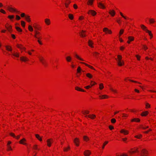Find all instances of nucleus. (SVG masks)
I'll return each mask as SVG.
<instances>
[{
	"label": "nucleus",
	"instance_id": "1",
	"mask_svg": "<svg viewBox=\"0 0 156 156\" xmlns=\"http://www.w3.org/2000/svg\"><path fill=\"white\" fill-rule=\"evenodd\" d=\"M117 61V64L119 66H122L125 65V62L122 59V56L120 55H118L117 58H115Z\"/></svg>",
	"mask_w": 156,
	"mask_h": 156
},
{
	"label": "nucleus",
	"instance_id": "2",
	"mask_svg": "<svg viewBox=\"0 0 156 156\" xmlns=\"http://www.w3.org/2000/svg\"><path fill=\"white\" fill-rule=\"evenodd\" d=\"M149 151L146 148L142 149L140 153V156H148Z\"/></svg>",
	"mask_w": 156,
	"mask_h": 156
},
{
	"label": "nucleus",
	"instance_id": "3",
	"mask_svg": "<svg viewBox=\"0 0 156 156\" xmlns=\"http://www.w3.org/2000/svg\"><path fill=\"white\" fill-rule=\"evenodd\" d=\"M46 142L47 147H50L53 143V140L51 138H48L46 140Z\"/></svg>",
	"mask_w": 156,
	"mask_h": 156
},
{
	"label": "nucleus",
	"instance_id": "4",
	"mask_svg": "<svg viewBox=\"0 0 156 156\" xmlns=\"http://www.w3.org/2000/svg\"><path fill=\"white\" fill-rule=\"evenodd\" d=\"M135 40V37L133 36H129L127 37V43L129 44L131 42Z\"/></svg>",
	"mask_w": 156,
	"mask_h": 156
},
{
	"label": "nucleus",
	"instance_id": "5",
	"mask_svg": "<svg viewBox=\"0 0 156 156\" xmlns=\"http://www.w3.org/2000/svg\"><path fill=\"white\" fill-rule=\"evenodd\" d=\"M103 31L106 34H112V31L107 27H104L103 29Z\"/></svg>",
	"mask_w": 156,
	"mask_h": 156
},
{
	"label": "nucleus",
	"instance_id": "6",
	"mask_svg": "<svg viewBox=\"0 0 156 156\" xmlns=\"http://www.w3.org/2000/svg\"><path fill=\"white\" fill-rule=\"evenodd\" d=\"M73 142L76 147H79L80 143V139L78 137L75 138L74 139Z\"/></svg>",
	"mask_w": 156,
	"mask_h": 156
},
{
	"label": "nucleus",
	"instance_id": "7",
	"mask_svg": "<svg viewBox=\"0 0 156 156\" xmlns=\"http://www.w3.org/2000/svg\"><path fill=\"white\" fill-rule=\"evenodd\" d=\"M20 144L24 145H27V140L26 138H23L21 139L19 141Z\"/></svg>",
	"mask_w": 156,
	"mask_h": 156
},
{
	"label": "nucleus",
	"instance_id": "8",
	"mask_svg": "<svg viewBox=\"0 0 156 156\" xmlns=\"http://www.w3.org/2000/svg\"><path fill=\"white\" fill-rule=\"evenodd\" d=\"M17 47L20 49L21 50V52H22L23 51H25L26 48L22 44H17L16 45Z\"/></svg>",
	"mask_w": 156,
	"mask_h": 156
},
{
	"label": "nucleus",
	"instance_id": "9",
	"mask_svg": "<svg viewBox=\"0 0 156 156\" xmlns=\"http://www.w3.org/2000/svg\"><path fill=\"white\" fill-rule=\"evenodd\" d=\"M88 46L91 48H94V43L93 40L89 39L88 41Z\"/></svg>",
	"mask_w": 156,
	"mask_h": 156
},
{
	"label": "nucleus",
	"instance_id": "10",
	"mask_svg": "<svg viewBox=\"0 0 156 156\" xmlns=\"http://www.w3.org/2000/svg\"><path fill=\"white\" fill-rule=\"evenodd\" d=\"M108 13L111 17H114L116 14V12L115 10L113 9H109L108 11Z\"/></svg>",
	"mask_w": 156,
	"mask_h": 156
},
{
	"label": "nucleus",
	"instance_id": "11",
	"mask_svg": "<svg viewBox=\"0 0 156 156\" xmlns=\"http://www.w3.org/2000/svg\"><path fill=\"white\" fill-rule=\"evenodd\" d=\"M91 154V151L87 150L84 151L83 154L84 156H90Z\"/></svg>",
	"mask_w": 156,
	"mask_h": 156
},
{
	"label": "nucleus",
	"instance_id": "12",
	"mask_svg": "<svg viewBox=\"0 0 156 156\" xmlns=\"http://www.w3.org/2000/svg\"><path fill=\"white\" fill-rule=\"evenodd\" d=\"M98 8L102 9H105L106 8L104 4L101 2H100L98 3Z\"/></svg>",
	"mask_w": 156,
	"mask_h": 156
},
{
	"label": "nucleus",
	"instance_id": "13",
	"mask_svg": "<svg viewBox=\"0 0 156 156\" xmlns=\"http://www.w3.org/2000/svg\"><path fill=\"white\" fill-rule=\"evenodd\" d=\"M87 13L88 14H90L92 16H95L97 14V12L93 10H89L88 12Z\"/></svg>",
	"mask_w": 156,
	"mask_h": 156
},
{
	"label": "nucleus",
	"instance_id": "14",
	"mask_svg": "<svg viewBox=\"0 0 156 156\" xmlns=\"http://www.w3.org/2000/svg\"><path fill=\"white\" fill-rule=\"evenodd\" d=\"M120 133L124 135H127L129 133V131L125 129H122L120 131Z\"/></svg>",
	"mask_w": 156,
	"mask_h": 156
},
{
	"label": "nucleus",
	"instance_id": "15",
	"mask_svg": "<svg viewBox=\"0 0 156 156\" xmlns=\"http://www.w3.org/2000/svg\"><path fill=\"white\" fill-rule=\"evenodd\" d=\"M86 31L84 30H82L80 33V36L81 37L84 38L86 37L87 36L86 34Z\"/></svg>",
	"mask_w": 156,
	"mask_h": 156
},
{
	"label": "nucleus",
	"instance_id": "16",
	"mask_svg": "<svg viewBox=\"0 0 156 156\" xmlns=\"http://www.w3.org/2000/svg\"><path fill=\"white\" fill-rule=\"evenodd\" d=\"M20 60L26 62L29 61V59L25 56H22L20 57Z\"/></svg>",
	"mask_w": 156,
	"mask_h": 156
},
{
	"label": "nucleus",
	"instance_id": "17",
	"mask_svg": "<svg viewBox=\"0 0 156 156\" xmlns=\"http://www.w3.org/2000/svg\"><path fill=\"white\" fill-rule=\"evenodd\" d=\"M8 10L10 12H13L16 11V9L11 6H9L7 8Z\"/></svg>",
	"mask_w": 156,
	"mask_h": 156
},
{
	"label": "nucleus",
	"instance_id": "18",
	"mask_svg": "<svg viewBox=\"0 0 156 156\" xmlns=\"http://www.w3.org/2000/svg\"><path fill=\"white\" fill-rule=\"evenodd\" d=\"M149 113L148 111H144L141 113L140 114V115L142 117L146 116L148 115Z\"/></svg>",
	"mask_w": 156,
	"mask_h": 156
},
{
	"label": "nucleus",
	"instance_id": "19",
	"mask_svg": "<svg viewBox=\"0 0 156 156\" xmlns=\"http://www.w3.org/2000/svg\"><path fill=\"white\" fill-rule=\"evenodd\" d=\"M83 141L86 142H88L90 140L89 137L87 135H84L83 137Z\"/></svg>",
	"mask_w": 156,
	"mask_h": 156
},
{
	"label": "nucleus",
	"instance_id": "20",
	"mask_svg": "<svg viewBox=\"0 0 156 156\" xmlns=\"http://www.w3.org/2000/svg\"><path fill=\"white\" fill-rule=\"evenodd\" d=\"M139 152L138 148H135L134 149H131V151L130 152V153L131 154H134L136 153H137Z\"/></svg>",
	"mask_w": 156,
	"mask_h": 156
},
{
	"label": "nucleus",
	"instance_id": "21",
	"mask_svg": "<svg viewBox=\"0 0 156 156\" xmlns=\"http://www.w3.org/2000/svg\"><path fill=\"white\" fill-rule=\"evenodd\" d=\"M80 63L85 65L86 66H87L89 68H90L91 69H93L94 70H95V69L92 66L90 65H89L88 64H87L85 62H80Z\"/></svg>",
	"mask_w": 156,
	"mask_h": 156
},
{
	"label": "nucleus",
	"instance_id": "22",
	"mask_svg": "<svg viewBox=\"0 0 156 156\" xmlns=\"http://www.w3.org/2000/svg\"><path fill=\"white\" fill-rule=\"evenodd\" d=\"M80 63L85 65L86 66H87L89 68H90L91 69H93L94 70H95V69L92 66L90 65H89L88 64H87L85 62H80Z\"/></svg>",
	"mask_w": 156,
	"mask_h": 156
},
{
	"label": "nucleus",
	"instance_id": "23",
	"mask_svg": "<svg viewBox=\"0 0 156 156\" xmlns=\"http://www.w3.org/2000/svg\"><path fill=\"white\" fill-rule=\"evenodd\" d=\"M140 121V120L139 118H134L131 119V122H139Z\"/></svg>",
	"mask_w": 156,
	"mask_h": 156
},
{
	"label": "nucleus",
	"instance_id": "24",
	"mask_svg": "<svg viewBox=\"0 0 156 156\" xmlns=\"http://www.w3.org/2000/svg\"><path fill=\"white\" fill-rule=\"evenodd\" d=\"M35 136L41 142L42 141V137L40 136L39 134H35Z\"/></svg>",
	"mask_w": 156,
	"mask_h": 156
},
{
	"label": "nucleus",
	"instance_id": "25",
	"mask_svg": "<svg viewBox=\"0 0 156 156\" xmlns=\"http://www.w3.org/2000/svg\"><path fill=\"white\" fill-rule=\"evenodd\" d=\"M94 0H88L87 2V5H88L92 6L94 3Z\"/></svg>",
	"mask_w": 156,
	"mask_h": 156
},
{
	"label": "nucleus",
	"instance_id": "26",
	"mask_svg": "<svg viewBox=\"0 0 156 156\" xmlns=\"http://www.w3.org/2000/svg\"><path fill=\"white\" fill-rule=\"evenodd\" d=\"M99 97L101 99H104L108 98L109 97L106 95H101L99 96Z\"/></svg>",
	"mask_w": 156,
	"mask_h": 156
},
{
	"label": "nucleus",
	"instance_id": "27",
	"mask_svg": "<svg viewBox=\"0 0 156 156\" xmlns=\"http://www.w3.org/2000/svg\"><path fill=\"white\" fill-rule=\"evenodd\" d=\"M140 27L142 30L145 32L148 30L147 27L144 24L141 25Z\"/></svg>",
	"mask_w": 156,
	"mask_h": 156
},
{
	"label": "nucleus",
	"instance_id": "28",
	"mask_svg": "<svg viewBox=\"0 0 156 156\" xmlns=\"http://www.w3.org/2000/svg\"><path fill=\"white\" fill-rule=\"evenodd\" d=\"M5 47L6 50L9 51H12V48L11 46L10 45H6L5 46Z\"/></svg>",
	"mask_w": 156,
	"mask_h": 156
},
{
	"label": "nucleus",
	"instance_id": "29",
	"mask_svg": "<svg viewBox=\"0 0 156 156\" xmlns=\"http://www.w3.org/2000/svg\"><path fill=\"white\" fill-rule=\"evenodd\" d=\"M75 57L81 61H84V60L79 55L77 54H75Z\"/></svg>",
	"mask_w": 156,
	"mask_h": 156
},
{
	"label": "nucleus",
	"instance_id": "30",
	"mask_svg": "<svg viewBox=\"0 0 156 156\" xmlns=\"http://www.w3.org/2000/svg\"><path fill=\"white\" fill-rule=\"evenodd\" d=\"M75 57L81 61H84V60L79 55L77 54H75Z\"/></svg>",
	"mask_w": 156,
	"mask_h": 156
},
{
	"label": "nucleus",
	"instance_id": "31",
	"mask_svg": "<svg viewBox=\"0 0 156 156\" xmlns=\"http://www.w3.org/2000/svg\"><path fill=\"white\" fill-rule=\"evenodd\" d=\"M66 61L68 62H70L72 60V58L70 56H68L66 58Z\"/></svg>",
	"mask_w": 156,
	"mask_h": 156
},
{
	"label": "nucleus",
	"instance_id": "32",
	"mask_svg": "<svg viewBox=\"0 0 156 156\" xmlns=\"http://www.w3.org/2000/svg\"><path fill=\"white\" fill-rule=\"evenodd\" d=\"M44 22L45 24L47 25H50L51 23L50 20L48 19L47 18L45 19L44 20Z\"/></svg>",
	"mask_w": 156,
	"mask_h": 156
},
{
	"label": "nucleus",
	"instance_id": "33",
	"mask_svg": "<svg viewBox=\"0 0 156 156\" xmlns=\"http://www.w3.org/2000/svg\"><path fill=\"white\" fill-rule=\"evenodd\" d=\"M88 117L92 119H94L96 118V115L93 114L89 115H88Z\"/></svg>",
	"mask_w": 156,
	"mask_h": 156
},
{
	"label": "nucleus",
	"instance_id": "34",
	"mask_svg": "<svg viewBox=\"0 0 156 156\" xmlns=\"http://www.w3.org/2000/svg\"><path fill=\"white\" fill-rule=\"evenodd\" d=\"M70 149V147L69 146H68L67 147H65L63 149V151L65 152L68 151Z\"/></svg>",
	"mask_w": 156,
	"mask_h": 156
},
{
	"label": "nucleus",
	"instance_id": "35",
	"mask_svg": "<svg viewBox=\"0 0 156 156\" xmlns=\"http://www.w3.org/2000/svg\"><path fill=\"white\" fill-rule=\"evenodd\" d=\"M82 71V69L81 67L80 66H78L76 70L77 73H79L80 74H81Z\"/></svg>",
	"mask_w": 156,
	"mask_h": 156
},
{
	"label": "nucleus",
	"instance_id": "36",
	"mask_svg": "<svg viewBox=\"0 0 156 156\" xmlns=\"http://www.w3.org/2000/svg\"><path fill=\"white\" fill-rule=\"evenodd\" d=\"M7 151H12L13 150V148L11 145L6 146Z\"/></svg>",
	"mask_w": 156,
	"mask_h": 156
},
{
	"label": "nucleus",
	"instance_id": "37",
	"mask_svg": "<svg viewBox=\"0 0 156 156\" xmlns=\"http://www.w3.org/2000/svg\"><path fill=\"white\" fill-rule=\"evenodd\" d=\"M82 112L83 115H87L89 113L90 111L87 110H85L83 111Z\"/></svg>",
	"mask_w": 156,
	"mask_h": 156
},
{
	"label": "nucleus",
	"instance_id": "38",
	"mask_svg": "<svg viewBox=\"0 0 156 156\" xmlns=\"http://www.w3.org/2000/svg\"><path fill=\"white\" fill-rule=\"evenodd\" d=\"M124 30L123 29H121L119 32L118 37H121V36L124 33Z\"/></svg>",
	"mask_w": 156,
	"mask_h": 156
},
{
	"label": "nucleus",
	"instance_id": "39",
	"mask_svg": "<svg viewBox=\"0 0 156 156\" xmlns=\"http://www.w3.org/2000/svg\"><path fill=\"white\" fill-rule=\"evenodd\" d=\"M146 33H147L149 35L150 37V38L151 39L153 37V35L152 34V33L151 31L150 30H148L146 32Z\"/></svg>",
	"mask_w": 156,
	"mask_h": 156
},
{
	"label": "nucleus",
	"instance_id": "40",
	"mask_svg": "<svg viewBox=\"0 0 156 156\" xmlns=\"http://www.w3.org/2000/svg\"><path fill=\"white\" fill-rule=\"evenodd\" d=\"M75 89L76 90L81 91V92H85V90L82 89L79 87H75Z\"/></svg>",
	"mask_w": 156,
	"mask_h": 156
},
{
	"label": "nucleus",
	"instance_id": "41",
	"mask_svg": "<svg viewBox=\"0 0 156 156\" xmlns=\"http://www.w3.org/2000/svg\"><path fill=\"white\" fill-rule=\"evenodd\" d=\"M151 105L148 102H146L145 104V108L146 109H148L151 108Z\"/></svg>",
	"mask_w": 156,
	"mask_h": 156
},
{
	"label": "nucleus",
	"instance_id": "42",
	"mask_svg": "<svg viewBox=\"0 0 156 156\" xmlns=\"http://www.w3.org/2000/svg\"><path fill=\"white\" fill-rule=\"evenodd\" d=\"M25 19L28 22L31 21V20L30 18V16L28 15H26L25 16Z\"/></svg>",
	"mask_w": 156,
	"mask_h": 156
},
{
	"label": "nucleus",
	"instance_id": "43",
	"mask_svg": "<svg viewBox=\"0 0 156 156\" xmlns=\"http://www.w3.org/2000/svg\"><path fill=\"white\" fill-rule=\"evenodd\" d=\"M135 56L138 61H140V60L141 57L139 55L137 54L135 55Z\"/></svg>",
	"mask_w": 156,
	"mask_h": 156
},
{
	"label": "nucleus",
	"instance_id": "44",
	"mask_svg": "<svg viewBox=\"0 0 156 156\" xmlns=\"http://www.w3.org/2000/svg\"><path fill=\"white\" fill-rule=\"evenodd\" d=\"M86 76L89 79H91L93 77V75L90 73H87L86 74Z\"/></svg>",
	"mask_w": 156,
	"mask_h": 156
},
{
	"label": "nucleus",
	"instance_id": "45",
	"mask_svg": "<svg viewBox=\"0 0 156 156\" xmlns=\"http://www.w3.org/2000/svg\"><path fill=\"white\" fill-rule=\"evenodd\" d=\"M104 88V85L102 83H100L99 84V89L100 90H102Z\"/></svg>",
	"mask_w": 156,
	"mask_h": 156
},
{
	"label": "nucleus",
	"instance_id": "46",
	"mask_svg": "<svg viewBox=\"0 0 156 156\" xmlns=\"http://www.w3.org/2000/svg\"><path fill=\"white\" fill-rule=\"evenodd\" d=\"M155 21L154 19L150 18L149 19V22L150 24H153L154 23Z\"/></svg>",
	"mask_w": 156,
	"mask_h": 156
},
{
	"label": "nucleus",
	"instance_id": "47",
	"mask_svg": "<svg viewBox=\"0 0 156 156\" xmlns=\"http://www.w3.org/2000/svg\"><path fill=\"white\" fill-rule=\"evenodd\" d=\"M12 55L13 56L16 57H19V54L17 52H14Z\"/></svg>",
	"mask_w": 156,
	"mask_h": 156
},
{
	"label": "nucleus",
	"instance_id": "48",
	"mask_svg": "<svg viewBox=\"0 0 156 156\" xmlns=\"http://www.w3.org/2000/svg\"><path fill=\"white\" fill-rule=\"evenodd\" d=\"M33 149L35 150H39L38 148V145L37 144H34L33 145Z\"/></svg>",
	"mask_w": 156,
	"mask_h": 156
},
{
	"label": "nucleus",
	"instance_id": "49",
	"mask_svg": "<svg viewBox=\"0 0 156 156\" xmlns=\"http://www.w3.org/2000/svg\"><path fill=\"white\" fill-rule=\"evenodd\" d=\"M28 29L29 30L30 32H32L34 30L33 27L30 25H29L28 26Z\"/></svg>",
	"mask_w": 156,
	"mask_h": 156
},
{
	"label": "nucleus",
	"instance_id": "50",
	"mask_svg": "<svg viewBox=\"0 0 156 156\" xmlns=\"http://www.w3.org/2000/svg\"><path fill=\"white\" fill-rule=\"evenodd\" d=\"M68 17L71 20H73L74 18V16L73 14H69L68 15Z\"/></svg>",
	"mask_w": 156,
	"mask_h": 156
},
{
	"label": "nucleus",
	"instance_id": "51",
	"mask_svg": "<svg viewBox=\"0 0 156 156\" xmlns=\"http://www.w3.org/2000/svg\"><path fill=\"white\" fill-rule=\"evenodd\" d=\"M108 143V141H105L103 144L102 148V149H104L105 148V146Z\"/></svg>",
	"mask_w": 156,
	"mask_h": 156
},
{
	"label": "nucleus",
	"instance_id": "52",
	"mask_svg": "<svg viewBox=\"0 0 156 156\" xmlns=\"http://www.w3.org/2000/svg\"><path fill=\"white\" fill-rule=\"evenodd\" d=\"M90 86L92 87L97 84V83L94 81H91L90 82Z\"/></svg>",
	"mask_w": 156,
	"mask_h": 156
},
{
	"label": "nucleus",
	"instance_id": "53",
	"mask_svg": "<svg viewBox=\"0 0 156 156\" xmlns=\"http://www.w3.org/2000/svg\"><path fill=\"white\" fill-rule=\"evenodd\" d=\"M16 30L19 32H21L22 31V30L19 27H17V26H16Z\"/></svg>",
	"mask_w": 156,
	"mask_h": 156
},
{
	"label": "nucleus",
	"instance_id": "54",
	"mask_svg": "<svg viewBox=\"0 0 156 156\" xmlns=\"http://www.w3.org/2000/svg\"><path fill=\"white\" fill-rule=\"evenodd\" d=\"M84 17L83 16H79L78 20L80 21H82L84 20Z\"/></svg>",
	"mask_w": 156,
	"mask_h": 156
},
{
	"label": "nucleus",
	"instance_id": "55",
	"mask_svg": "<svg viewBox=\"0 0 156 156\" xmlns=\"http://www.w3.org/2000/svg\"><path fill=\"white\" fill-rule=\"evenodd\" d=\"M142 137V135L140 134H139L138 135H136L135 136V137L139 139L141 138Z\"/></svg>",
	"mask_w": 156,
	"mask_h": 156
},
{
	"label": "nucleus",
	"instance_id": "56",
	"mask_svg": "<svg viewBox=\"0 0 156 156\" xmlns=\"http://www.w3.org/2000/svg\"><path fill=\"white\" fill-rule=\"evenodd\" d=\"M40 61L42 63H43L44 62V59L43 57H40L39 58Z\"/></svg>",
	"mask_w": 156,
	"mask_h": 156
},
{
	"label": "nucleus",
	"instance_id": "57",
	"mask_svg": "<svg viewBox=\"0 0 156 156\" xmlns=\"http://www.w3.org/2000/svg\"><path fill=\"white\" fill-rule=\"evenodd\" d=\"M143 49L144 50L146 51L148 49V48L146 45H144L143 46Z\"/></svg>",
	"mask_w": 156,
	"mask_h": 156
},
{
	"label": "nucleus",
	"instance_id": "58",
	"mask_svg": "<svg viewBox=\"0 0 156 156\" xmlns=\"http://www.w3.org/2000/svg\"><path fill=\"white\" fill-rule=\"evenodd\" d=\"M9 134L11 136L14 138L16 137V136L15 134L11 132V133H9Z\"/></svg>",
	"mask_w": 156,
	"mask_h": 156
},
{
	"label": "nucleus",
	"instance_id": "59",
	"mask_svg": "<svg viewBox=\"0 0 156 156\" xmlns=\"http://www.w3.org/2000/svg\"><path fill=\"white\" fill-rule=\"evenodd\" d=\"M21 26L23 27H25V23L23 21H21Z\"/></svg>",
	"mask_w": 156,
	"mask_h": 156
},
{
	"label": "nucleus",
	"instance_id": "60",
	"mask_svg": "<svg viewBox=\"0 0 156 156\" xmlns=\"http://www.w3.org/2000/svg\"><path fill=\"white\" fill-rule=\"evenodd\" d=\"M12 143V142L11 141H8L7 142L6 146L11 145Z\"/></svg>",
	"mask_w": 156,
	"mask_h": 156
},
{
	"label": "nucleus",
	"instance_id": "61",
	"mask_svg": "<svg viewBox=\"0 0 156 156\" xmlns=\"http://www.w3.org/2000/svg\"><path fill=\"white\" fill-rule=\"evenodd\" d=\"M0 12L4 14H5L6 13V12L5 10L2 9H0Z\"/></svg>",
	"mask_w": 156,
	"mask_h": 156
},
{
	"label": "nucleus",
	"instance_id": "62",
	"mask_svg": "<svg viewBox=\"0 0 156 156\" xmlns=\"http://www.w3.org/2000/svg\"><path fill=\"white\" fill-rule=\"evenodd\" d=\"M120 43L123 42L124 41L122 38L121 37H118Z\"/></svg>",
	"mask_w": 156,
	"mask_h": 156
},
{
	"label": "nucleus",
	"instance_id": "63",
	"mask_svg": "<svg viewBox=\"0 0 156 156\" xmlns=\"http://www.w3.org/2000/svg\"><path fill=\"white\" fill-rule=\"evenodd\" d=\"M152 131V130L150 128L148 129V130L147 131H145L144 132V133H145L147 134L148 133L150 132L151 131Z\"/></svg>",
	"mask_w": 156,
	"mask_h": 156
},
{
	"label": "nucleus",
	"instance_id": "64",
	"mask_svg": "<svg viewBox=\"0 0 156 156\" xmlns=\"http://www.w3.org/2000/svg\"><path fill=\"white\" fill-rule=\"evenodd\" d=\"M111 122L112 123H114L116 122V120L114 118H113L111 120Z\"/></svg>",
	"mask_w": 156,
	"mask_h": 156
}]
</instances>
